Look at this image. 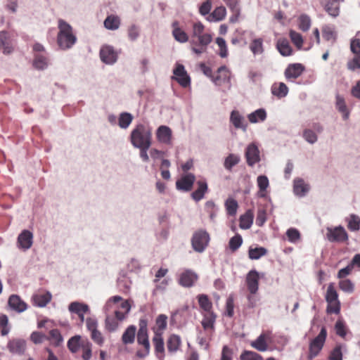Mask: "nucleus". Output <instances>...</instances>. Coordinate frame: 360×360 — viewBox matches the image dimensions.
<instances>
[{"label": "nucleus", "instance_id": "nucleus-62", "mask_svg": "<svg viewBox=\"0 0 360 360\" xmlns=\"http://www.w3.org/2000/svg\"><path fill=\"white\" fill-rule=\"evenodd\" d=\"M49 335L51 340L53 341L56 346H58L63 342V338L58 329L51 330L49 332Z\"/></svg>", "mask_w": 360, "mask_h": 360}, {"label": "nucleus", "instance_id": "nucleus-44", "mask_svg": "<svg viewBox=\"0 0 360 360\" xmlns=\"http://www.w3.org/2000/svg\"><path fill=\"white\" fill-rule=\"evenodd\" d=\"M267 252L268 250L264 248L250 246L248 250V257L252 260L259 259Z\"/></svg>", "mask_w": 360, "mask_h": 360}, {"label": "nucleus", "instance_id": "nucleus-43", "mask_svg": "<svg viewBox=\"0 0 360 360\" xmlns=\"http://www.w3.org/2000/svg\"><path fill=\"white\" fill-rule=\"evenodd\" d=\"M226 14V8L224 6L217 7L213 12L207 16V20L210 22H218L222 20Z\"/></svg>", "mask_w": 360, "mask_h": 360}, {"label": "nucleus", "instance_id": "nucleus-49", "mask_svg": "<svg viewBox=\"0 0 360 360\" xmlns=\"http://www.w3.org/2000/svg\"><path fill=\"white\" fill-rule=\"evenodd\" d=\"M198 300L200 308L203 310L202 313L213 311L212 310V304L210 301L208 297L205 295H199Z\"/></svg>", "mask_w": 360, "mask_h": 360}, {"label": "nucleus", "instance_id": "nucleus-13", "mask_svg": "<svg viewBox=\"0 0 360 360\" xmlns=\"http://www.w3.org/2000/svg\"><path fill=\"white\" fill-rule=\"evenodd\" d=\"M155 137L160 144L171 145L172 143V131L169 127L161 125L156 129Z\"/></svg>", "mask_w": 360, "mask_h": 360}, {"label": "nucleus", "instance_id": "nucleus-46", "mask_svg": "<svg viewBox=\"0 0 360 360\" xmlns=\"http://www.w3.org/2000/svg\"><path fill=\"white\" fill-rule=\"evenodd\" d=\"M253 223V215L250 211H247L240 217V227L243 229H248L251 227Z\"/></svg>", "mask_w": 360, "mask_h": 360}, {"label": "nucleus", "instance_id": "nucleus-32", "mask_svg": "<svg viewBox=\"0 0 360 360\" xmlns=\"http://www.w3.org/2000/svg\"><path fill=\"white\" fill-rule=\"evenodd\" d=\"M309 190V185L303 179L297 178L294 180L293 191L296 195L304 196Z\"/></svg>", "mask_w": 360, "mask_h": 360}, {"label": "nucleus", "instance_id": "nucleus-16", "mask_svg": "<svg viewBox=\"0 0 360 360\" xmlns=\"http://www.w3.org/2000/svg\"><path fill=\"white\" fill-rule=\"evenodd\" d=\"M202 319L201 324L203 329L207 331V335H212L214 331V325L216 322L217 315L214 311L202 313Z\"/></svg>", "mask_w": 360, "mask_h": 360}, {"label": "nucleus", "instance_id": "nucleus-3", "mask_svg": "<svg viewBox=\"0 0 360 360\" xmlns=\"http://www.w3.org/2000/svg\"><path fill=\"white\" fill-rule=\"evenodd\" d=\"M152 127L143 123L137 124L131 130L129 139L134 148L152 144Z\"/></svg>", "mask_w": 360, "mask_h": 360}, {"label": "nucleus", "instance_id": "nucleus-42", "mask_svg": "<svg viewBox=\"0 0 360 360\" xmlns=\"http://www.w3.org/2000/svg\"><path fill=\"white\" fill-rule=\"evenodd\" d=\"M33 66L39 70L46 69L49 66L48 58L43 54L36 53L33 60Z\"/></svg>", "mask_w": 360, "mask_h": 360}, {"label": "nucleus", "instance_id": "nucleus-2", "mask_svg": "<svg viewBox=\"0 0 360 360\" xmlns=\"http://www.w3.org/2000/svg\"><path fill=\"white\" fill-rule=\"evenodd\" d=\"M212 41V34L205 32V27L201 22L197 21L192 24L190 44L194 53L200 55L205 53Z\"/></svg>", "mask_w": 360, "mask_h": 360}, {"label": "nucleus", "instance_id": "nucleus-29", "mask_svg": "<svg viewBox=\"0 0 360 360\" xmlns=\"http://www.w3.org/2000/svg\"><path fill=\"white\" fill-rule=\"evenodd\" d=\"M153 342L155 346V352L156 353L157 357L160 360H162L165 356V347L163 338L160 333H155L153 338Z\"/></svg>", "mask_w": 360, "mask_h": 360}, {"label": "nucleus", "instance_id": "nucleus-5", "mask_svg": "<svg viewBox=\"0 0 360 360\" xmlns=\"http://www.w3.org/2000/svg\"><path fill=\"white\" fill-rule=\"evenodd\" d=\"M139 328L137 332V342L139 345L143 347V349H140L136 352V356L139 358L146 357L150 350V345L148 335V321L146 319H141L139 320Z\"/></svg>", "mask_w": 360, "mask_h": 360}, {"label": "nucleus", "instance_id": "nucleus-9", "mask_svg": "<svg viewBox=\"0 0 360 360\" xmlns=\"http://www.w3.org/2000/svg\"><path fill=\"white\" fill-rule=\"evenodd\" d=\"M210 236L205 231L195 232L191 239L193 250L198 252H202L208 245Z\"/></svg>", "mask_w": 360, "mask_h": 360}, {"label": "nucleus", "instance_id": "nucleus-11", "mask_svg": "<svg viewBox=\"0 0 360 360\" xmlns=\"http://www.w3.org/2000/svg\"><path fill=\"white\" fill-rule=\"evenodd\" d=\"M172 79L176 80L182 87L186 88L191 84V77L183 65L177 63L173 70Z\"/></svg>", "mask_w": 360, "mask_h": 360}, {"label": "nucleus", "instance_id": "nucleus-26", "mask_svg": "<svg viewBox=\"0 0 360 360\" xmlns=\"http://www.w3.org/2000/svg\"><path fill=\"white\" fill-rule=\"evenodd\" d=\"M198 279L197 274L191 270H186L180 277L179 283L184 287H191Z\"/></svg>", "mask_w": 360, "mask_h": 360}, {"label": "nucleus", "instance_id": "nucleus-48", "mask_svg": "<svg viewBox=\"0 0 360 360\" xmlns=\"http://www.w3.org/2000/svg\"><path fill=\"white\" fill-rule=\"evenodd\" d=\"M250 49L255 56L262 54L264 51L262 39H253L250 44Z\"/></svg>", "mask_w": 360, "mask_h": 360}, {"label": "nucleus", "instance_id": "nucleus-34", "mask_svg": "<svg viewBox=\"0 0 360 360\" xmlns=\"http://www.w3.org/2000/svg\"><path fill=\"white\" fill-rule=\"evenodd\" d=\"M198 188L192 193L191 196L195 201H200L204 198L205 193L207 191V184L205 180L198 181L197 182Z\"/></svg>", "mask_w": 360, "mask_h": 360}, {"label": "nucleus", "instance_id": "nucleus-51", "mask_svg": "<svg viewBox=\"0 0 360 360\" xmlns=\"http://www.w3.org/2000/svg\"><path fill=\"white\" fill-rule=\"evenodd\" d=\"M216 44L219 46V56L221 58H226L229 55V51L225 39L221 37H217L216 39Z\"/></svg>", "mask_w": 360, "mask_h": 360}, {"label": "nucleus", "instance_id": "nucleus-33", "mask_svg": "<svg viewBox=\"0 0 360 360\" xmlns=\"http://www.w3.org/2000/svg\"><path fill=\"white\" fill-rule=\"evenodd\" d=\"M257 184L259 188L257 196L259 198H265L266 196V188L269 186V179L266 176L260 175L257 179Z\"/></svg>", "mask_w": 360, "mask_h": 360}, {"label": "nucleus", "instance_id": "nucleus-17", "mask_svg": "<svg viewBox=\"0 0 360 360\" xmlns=\"http://www.w3.org/2000/svg\"><path fill=\"white\" fill-rule=\"evenodd\" d=\"M256 270H251L246 276V284L250 294L255 295L258 290V283L261 276Z\"/></svg>", "mask_w": 360, "mask_h": 360}, {"label": "nucleus", "instance_id": "nucleus-7", "mask_svg": "<svg viewBox=\"0 0 360 360\" xmlns=\"http://www.w3.org/2000/svg\"><path fill=\"white\" fill-rule=\"evenodd\" d=\"M327 337V330L325 327H322L319 335L312 339L309 342L308 359H313L319 355L323 349Z\"/></svg>", "mask_w": 360, "mask_h": 360}, {"label": "nucleus", "instance_id": "nucleus-47", "mask_svg": "<svg viewBox=\"0 0 360 360\" xmlns=\"http://www.w3.org/2000/svg\"><path fill=\"white\" fill-rule=\"evenodd\" d=\"M240 160L239 155L231 153L225 158L224 167L226 169L231 171L234 166L239 163Z\"/></svg>", "mask_w": 360, "mask_h": 360}, {"label": "nucleus", "instance_id": "nucleus-40", "mask_svg": "<svg viewBox=\"0 0 360 360\" xmlns=\"http://www.w3.org/2000/svg\"><path fill=\"white\" fill-rule=\"evenodd\" d=\"M134 116L127 112H122L119 115L117 124L120 128L127 129L131 124Z\"/></svg>", "mask_w": 360, "mask_h": 360}, {"label": "nucleus", "instance_id": "nucleus-39", "mask_svg": "<svg viewBox=\"0 0 360 360\" xmlns=\"http://www.w3.org/2000/svg\"><path fill=\"white\" fill-rule=\"evenodd\" d=\"M276 47L279 53L283 56H291L293 53L292 49L286 39H279L277 41Z\"/></svg>", "mask_w": 360, "mask_h": 360}, {"label": "nucleus", "instance_id": "nucleus-63", "mask_svg": "<svg viewBox=\"0 0 360 360\" xmlns=\"http://www.w3.org/2000/svg\"><path fill=\"white\" fill-rule=\"evenodd\" d=\"M240 360H262V358L255 352L245 350L240 354Z\"/></svg>", "mask_w": 360, "mask_h": 360}, {"label": "nucleus", "instance_id": "nucleus-21", "mask_svg": "<svg viewBox=\"0 0 360 360\" xmlns=\"http://www.w3.org/2000/svg\"><path fill=\"white\" fill-rule=\"evenodd\" d=\"M245 158L248 165L251 167L259 161V151L255 143L248 146L245 150Z\"/></svg>", "mask_w": 360, "mask_h": 360}, {"label": "nucleus", "instance_id": "nucleus-27", "mask_svg": "<svg viewBox=\"0 0 360 360\" xmlns=\"http://www.w3.org/2000/svg\"><path fill=\"white\" fill-rule=\"evenodd\" d=\"M121 25V18L115 14L108 15L103 21L104 27L110 31L117 30Z\"/></svg>", "mask_w": 360, "mask_h": 360}, {"label": "nucleus", "instance_id": "nucleus-41", "mask_svg": "<svg viewBox=\"0 0 360 360\" xmlns=\"http://www.w3.org/2000/svg\"><path fill=\"white\" fill-rule=\"evenodd\" d=\"M181 340L178 335H171L167 340V347L168 352L171 353L176 352L180 347Z\"/></svg>", "mask_w": 360, "mask_h": 360}, {"label": "nucleus", "instance_id": "nucleus-54", "mask_svg": "<svg viewBox=\"0 0 360 360\" xmlns=\"http://www.w3.org/2000/svg\"><path fill=\"white\" fill-rule=\"evenodd\" d=\"M167 316L165 314H160L157 317L155 321L157 329L155 331V333L159 332L161 333V335H162L163 331L167 328Z\"/></svg>", "mask_w": 360, "mask_h": 360}, {"label": "nucleus", "instance_id": "nucleus-15", "mask_svg": "<svg viewBox=\"0 0 360 360\" xmlns=\"http://www.w3.org/2000/svg\"><path fill=\"white\" fill-rule=\"evenodd\" d=\"M195 180L194 174L191 173L186 174L176 181V188L179 191L188 192L192 189Z\"/></svg>", "mask_w": 360, "mask_h": 360}, {"label": "nucleus", "instance_id": "nucleus-19", "mask_svg": "<svg viewBox=\"0 0 360 360\" xmlns=\"http://www.w3.org/2000/svg\"><path fill=\"white\" fill-rule=\"evenodd\" d=\"M33 243V234L28 230L22 231L18 237V247L23 250H29Z\"/></svg>", "mask_w": 360, "mask_h": 360}, {"label": "nucleus", "instance_id": "nucleus-24", "mask_svg": "<svg viewBox=\"0 0 360 360\" xmlns=\"http://www.w3.org/2000/svg\"><path fill=\"white\" fill-rule=\"evenodd\" d=\"M0 49L4 54H10L13 50L11 37L7 31L0 32Z\"/></svg>", "mask_w": 360, "mask_h": 360}, {"label": "nucleus", "instance_id": "nucleus-36", "mask_svg": "<svg viewBox=\"0 0 360 360\" xmlns=\"http://www.w3.org/2000/svg\"><path fill=\"white\" fill-rule=\"evenodd\" d=\"M68 310L70 313L76 314L77 315L81 313H90L88 304L79 302H71L68 306Z\"/></svg>", "mask_w": 360, "mask_h": 360}, {"label": "nucleus", "instance_id": "nucleus-38", "mask_svg": "<svg viewBox=\"0 0 360 360\" xmlns=\"http://www.w3.org/2000/svg\"><path fill=\"white\" fill-rule=\"evenodd\" d=\"M268 337L261 334L255 340L251 342L250 345L259 352H264L268 349Z\"/></svg>", "mask_w": 360, "mask_h": 360}, {"label": "nucleus", "instance_id": "nucleus-12", "mask_svg": "<svg viewBox=\"0 0 360 360\" xmlns=\"http://www.w3.org/2000/svg\"><path fill=\"white\" fill-rule=\"evenodd\" d=\"M327 238L330 242L342 243L348 240V234L345 229L341 226L327 229Z\"/></svg>", "mask_w": 360, "mask_h": 360}, {"label": "nucleus", "instance_id": "nucleus-50", "mask_svg": "<svg viewBox=\"0 0 360 360\" xmlns=\"http://www.w3.org/2000/svg\"><path fill=\"white\" fill-rule=\"evenodd\" d=\"M238 202L233 198H229L225 202V207L228 214L231 216L236 215L238 210Z\"/></svg>", "mask_w": 360, "mask_h": 360}, {"label": "nucleus", "instance_id": "nucleus-58", "mask_svg": "<svg viewBox=\"0 0 360 360\" xmlns=\"http://www.w3.org/2000/svg\"><path fill=\"white\" fill-rule=\"evenodd\" d=\"M336 107L338 110L342 113L344 117L347 119L349 115L347 108L344 98L340 95H337L336 96Z\"/></svg>", "mask_w": 360, "mask_h": 360}, {"label": "nucleus", "instance_id": "nucleus-35", "mask_svg": "<svg viewBox=\"0 0 360 360\" xmlns=\"http://www.w3.org/2000/svg\"><path fill=\"white\" fill-rule=\"evenodd\" d=\"M178 25L177 22L172 23V35L176 41L180 43H186L188 41V36L182 29L179 27Z\"/></svg>", "mask_w": 360, "mask_h": 360}, {"label": "nucleus", "instance_id": "nucleus-28", "mask_svg": "<svg viewBox=\"0 0 360 360\" xmlns=\"http://www.w3.org/2000/svg\"><path fill=\"white\" fill-rule=\"evenodd\" d=\"M339 1L340 0H321V4L330 15L336 17L339 15L340 11Z\"/></svg>", "mask_w": 360, "mask_h": 360}, {"label": "nucleus", "instance_id": "nucleus-18", "mask_svg": "<svg viewBox=\"0 0 360 360\" xmlns=\"http://www.w3.org/2000/svg\"><path fill=\"white\" fill-rule=\"evenodd\" d=\"M305 68L301 63L288 65L285 70V77L288 80H295L304 72Z\"/></svg>", "mask_w": 360, "mask_h": 360}, {"label": "nucleus", "instance_id": "nucleus-37", "mask_svg": "<svg viewBox=\"0 0 360 360\" xmlns=\"http://www.w3.org/2000/svg\"><path fill=\"white\" fill-rule=\"evenodd\" d=\"M288 93V87L283 82H275L271 87V94L278 98H283Z\"/></svg>", "mask_w": 360, "mask_h": 360}, {"label": "nucleus", "instance_id": "nucleus-22", "mask_svg": "<svg viewBox=\"0 0 360 360\" xmlns=\"http://www.w3.org/2000/svg\"><path fill=\"white\" fill-rule=\"evenodd\" d=\"M230 122L236 129H242L246 131L248 124L245 117L238 110H232L230 115Z\"/></svg>", "mask_w": 360, "mask_h": 360}, {"label": "nucleus", "instance_id": "nucleus-4", "mask_svg": "<svg viewBox=\"0 0 360 360\" xmlns=\"http://www.w3.org/2000/svg\"><path fill=\"white\" fill-rule=\"evenodd\" d=\"M59 32L57 36L58 46L63 50L71 49L77 41L72 26L63 19L58 22Z\"/></svg>", "mask_w": 360, "mask_h": 360}, {"label": "nucleus", "instance_id": "nucleus-59", "mask_svg": "<svg viewBox=\"0 0 360 360\" xmlns=\"http://www.w3.org/2000/svg\"><path fill=\"white\" fill-rule=\"evenodd\" d=\"M80 335H75L68 340V347L72 353L78 351L80 346Z\"/></svg>", "mask_w": 360, "mask_h": 360}, {"label": "nucleus", "instance_id": "nucleus-25", "mask_svg": "<svg viewBox=\"0 0 360 360\" xmlns=\"http://www.w3.org/2000/svg\"><path fill=\"white\" fill-rule=\"evenodd\" d=\"M7 347L13 354H22L26 349V342L22 339H13L8 342Z\"/></svg>", "mask_w": 360, "mask_h": 360}, {"label": "nucleus", "instance_id": "nucleus-55", "mask_svg": "<svg viewBox=\"0 0 360 360\" xmlns=\"http://www.w3.org/2000/svg\"><path fill=\"white\" fill-rule=\"evenodd\" d=\"M347 228L352 231H356L360 229V218L357 215L351 214L348 219Z\"/></svg>", "mask_w": 360, "mask_h": 360}, {"label": "nucleus", "instance_id": "nucleus-64", "mask_svg": "<svg viewBox=\"0 0 360 360\" xmlns=\"http://www.w3.org/2000/svg\"><path fill=\"white\" fill-rule=\"evenodd\" d=\"M329 360H342V346L340 345H336L335 348L330 352Z\"/></svg>", "mask_w": 360, "mask_h": 360}, {"label": "nucleus", "instance_id": "nucleus-30", "mask_svg": "<svg viewBox=\"0 0 360 360\" xmlns=\"http://www.w3.org/2000/svg\"><path fill=\"white\" fill-rule=\"evenodd\" d=\"M136 327L134 325L128 326L122 335V342L124 345H131L135 341Z\"/></svg>", "mask_w": 360, "mask_h": 360}, {"label": "nucleus", "instance_id": "nucleus-53", "mask_svg": "<svg viewBox=\"0 0 360 360\" xmlns=\"http://www.w3.org/2000/svg\"><path fill=\"white\" fill-rule=\"evenodd\" d=\"M311 27V19L305 14L301 15L298 18V27L302 32H307Z\"/></svg>", "mask_w": 360, "mask_h": 360}, {"label": "nucleus", "instance_id": "nucleus-23", "mask_svg": "<svg viewBox=\"0 0 360 360\" xmlns=\"http://www.w3.org/2000/svg\"><path fill=\"white\" fill-rule=\"evenodd\" d=\"M51 294L49 292H38L32 297L33 305L38 307H44L51 300Z\"/></svg>", "mask_w": 360, "mask_h": 360}, {"label": "nucleus", "instance_id": "nucleus-20", "mask_svg": "<svg viewBox=\"0 0 360 360\" xmlns=\"http://www.w3.org/2000/svg\"><path fill=\"white\" fill-rule=\"evenodd\" d=\"M8 304L11 309L18 313H22L27 309V304L18 295H11L8 298Z\"/></svg>", "mask_w": 360, "mask_h": 360}, {"label": "nucleus", "instance_id": "nucleus-57", "mask_svg": "<svg viewBox=\"0 0 360 360\" xmlns=\"http://www.w3.org/2000/svg\"><path fill=\"white\" fill-rule=\"evenodd\" d=\"M289 36L292 42L297 48V49H301L304 42L302 36L294 30L290 31Z\"/></svg>", "mask_w": 360, "mask_h": 360}, {"label": "nucleus", "instance_id": "nucleus-52", "mask_svg": "<svg viewBox=\"0 0 360 360\" xmlns=\"http://www.w3.org/2000/svg\"><path fill=\"white\" fill-rule=\"evenodd\" d=\"M127 37L131 41H136L140 37V28L138 25L132 24L127 28Z\"/></svg>", "mask_w": 360, "mask_h": 360}, {"label": "nucleus", "instance_id": "nucleus-45", "mask_svg": "<svg viewBox=\"0 0 360 360\" xmlns=\"http://www.w3.org/2000/svg\"><path fill=\"white\" fill-rule=\"evenodd\" d=\"M338 287L342 291L347 294H352L355 290L354 283L349 278L340 280Z\"/></svg>", "mask_w": 360, "mask_h": 360}, {"label": "nucleus", "instance_id": "nucleus-10", "mask_svg": "<svg viewBox=\"0 0 360 360\" xmlns=\"http://www.w3.org/2000/svg\"><path fill=\"white\" fill-rule=\"evenodd\" d=\"M99 56L101 60L108 65L115 64L118 58V53L110 45L102 46L99 51Z\"/></svg>", "mask_w": 360, "mask_h": 360}, {"label": "nucleus", "instance_id": "nucleus-14", "mask_svg": "<svg viewBox=\"0 0 360 360\" xmlns=\"http://www.w3.org/2000/svg\"><path fill=\"white\" fill-rule=\"evenodd\" d=\"M212 82L217 86L228 84L231 86V72L225 65L219 67L217 70V75L212 77Z\"/></svg>", "mask_w": 360, "mask_h": 360}, {"label": "nucleus", "instance_id": "nucleus-56", "mask_svg": "<svg viewBox=\"0 0 360 360\" xmlns=\"http://www.w3.org/2000/svg\"><path fill=\"white\" fill-rule=\"evenodd\" d=\"M234 13V17H231V21L234 22L240 14V8L238 0H223Z\"/></svg>", "mask_w": 360, "mask_h": 360}, {"label": "nucleus", "instance_id": "nucleus-6", "mask_svg": "<svg viewBox=\"0 0 360 360\" xmlns=\"http://www.w3.org/2000/svg\"><path fill=\"white\" fill-rule=\"evenodd\" d=\"M325 300L327 302L326 311L328 314H340L341 304L334 283L328 284L325 295Z\"/></svg>", "mask_w": 360, "mask_h": 360}, {"label": "nucleus", "instance_id": "nucleus-60", "mask_svg": "<svg viewBox=\"0 0 360 360\" xmlns=\"http://www.w3.org/2000/svg\"><path fill=\"white\" fill-rule=\"evenodd\" d=\"M243 239L242 237L239 234H236L235 236L232 237L229 243V246L230 249L234 252L237 250L242 245Z\"/></svg>", "mask_w": 360, "mask_h": 360}, {"label": "nucleus", "instance_id": "nucleus-8", "mask_svg": "<svg viewBox=\"0 0 360 360\" xmlns=\"http://www.w3.org/2000/svg\"><path fill=\"white\" fill-rule=\"evenodd\" d=\"M86 327L90 333L91 339L98 345L102 346L105 342V338L98 330V322L95 317H87L86 319Z\"/></svg>", "mask_w": 360, "mask_h": 360}, {"label": "nucleus", "instance_id": "nucleus-31", "mask_svg": "<svg viewBox=\"0 0 360 360\" xmlns=\"http://www.w3.org/2000/svg\"><path fill=\"white\" fill-rule=\"evenodd\" d=\"M267 117V113L263 108H259L248 115V119L252 124L264 122Z\"/></svg>", "mask_w": 360, "mask_h": 360}, {"label": "nucleus", "instance_id": "nucleus-1", "mask_svg": "<svg viewBox=\"0 0 360 360\" xmlns=\"http://www.w3.org/2000/svg\"><path fill=\"white\" fill-rule=\"evenodd\" d=\"M130 310L131 305L128 300H123L120 295L110 297L103 308L105 316V329L110 333L116 331L120 322L127 318Z\"/></svg>", "mask_w": 360, "mask_h": 360}, {"label": "nucleus", "instance_id": "nucleus-61", "mask_svg": "<svg viewBox=\"0 0 360 360\" xmlns=\"http://www.w3.org/2000/svg\"><path fill=\"white\" fill-rule=\"evenodd\" d=\"M286 236L288 237V239L291 243H297L300 239V231L294 228H290L288 229L286 231Z\"/></svg>", "mask_w": 360, "mask_h": 360}]
</instances>
